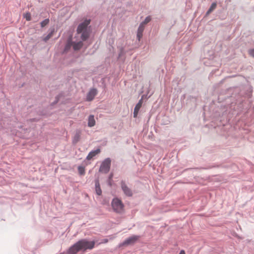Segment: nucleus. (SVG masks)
<instances>
[{"label": "nucleus", "instance_id": "obj_20", "mask_svg": "<svg viewBox=\"0 0 254 254\" xmlns=\"http://www.w3.org/2000/svg\"><path fill=\"white\" fill-rule=\"evenodd\" d=\"M249 54L251 56L254 57V49L250 50L249 51Z\"/></svg>", "mask_w": 254, "mask_h": 254}, {"label": "nucleus", "instance_id": "obj_5", "mask_svg": "<svg viewBox=\"0 0 254 254\" xmlns=\"http://www.w3.org/2000/svg\"><path fill=\"white\" fill-rule=\"evenodd\" d=\"M139 237L138 236H132L126 239L122 244L120 245L121 246H128L134 244L138 239Z\"/></svg>", "mask_w": 254, "mask_h": 254}, {"label": "nucleus", "instance_id": "obj_3", "mask_svg": "<svg viewBox=\"0 0 254 254\" xmlns=\"http://www.w3.org/2000/svg\"><path fill=\"white\" fill-rule=\"evenodd\" d=\"M72 46L74 50H78L83 46V43L81 41H79L77 43H73L71 41V38H70L68 39L65 47V51H67Z\"/></svg>", "mask_w": 254, "mask_h": 254}, {"label": "nucleus", "instance_id": "obj_9", "mask_svg": "<svg viewBox=\"0 0 254 254\" xmlns=\"http://www.w3.org/2000/svg\"><path fill=\"white\" fill-rule=\"evenodd\" d=\"M145 26L142 24H140L137 30V38L139 41L142 37V33L144 30Z\"/></svg>", "mask_w": 254, "mask_h": 254}, {"label": "nucleus", "instance_id": "obj_2", "mask_svg": "<svg viewBox=\"0 0 254 254\" xmlns=\"http://www.w3.org/2000/svg\"><path fill=\"white\" fill-rule=\"evenodd\" d=\"M112 206L113 210L118 213H121L124 210V205L122 201L118 198H115L112 202Z\"/></svg>", "mask_w": 254, "mask_h": 254}, {"label": "nucleus", "instance_id": "obj_10", "mask_svg": "<svg viewBox=\"0 0 254 254\" xmlns=\"http://www.w3.org/2000/svg\"><path fill=\"white\" fill-rule=\"evenodd\" d=\"M100 152V149H97L95 150L91 151L86 157V159L89 160L91 159L93 157L96 156L97 154H99Z\"/></svg>", "mask_w": 254, "mask_h": 254}, {"label": "nucleus", "instance_id": "obj_18", "mask_svg": "<svg viewBox=\"0 0 254 254\" xmlns=\"http://www.w3.org/2000/svg\"><path fill=\"white\" fill-rule=\"evenodd\" d=\"M78 172L79 173L80 175H84V173H85V169H84V168L83 167H82V166H79L78 167Z\"/></svg>", "mask_w": 254, "mask_h": 254}, {"label": "nucleus", "instance_id": "obj_15", "mask_svg": "<svg viewBox=\"0 0 254 254\" xmlns=\"http://www.w3.org/2000/svg\"><path fill=\"white\" fill-rule=\"evenodd\" d=\"M54 32V29H53L50 33L48 34L44 39L43 40L45 42L47 41L50 39L53 35Z\"/></svg>", "mask_w": 254, "mask_h": 254}, {"label": "nucleus", "instance_id": "obj_11", "mask_svg": "<svg viewBox=\"0 0 254 254\" xmlns=\"http://www.w3.org/2000/svg\"><path fill=\"white\" fill-rule=\"evenodd\" d=\"M95 125V121L93 115H90L88 118V126L92 127Z\"/></svg>", "mask_w": 254, "mask_h": 254}, {"label": "nucleus", "instance_id": "obj_13", "mask_svg": "<svg viewBox=\"0 0 254 254\" xmlns=\"http://www.w3.org/2000/svg\"><path fill=\"white\" fill-rule=\"evenodd\" d=\"M95 189L97 194L99 195L102 193V190L100 187V184L98 180H96L95 182Z\"/></svg>", "mask_w": 254, "mask_h": 254}, {"label": "nucleus", "instance_id": "obj_1", "mask_svg": "<svg viewBox=\"0 0 254 254\" xmlns=\"http://www.w3.org/2000/svg\"><path fill=\"white\" fill-rule=\"evenodd\" d=\"M90 22V20H85L80 23L77 27V33L78 34H81V39L83 41H85L89 36L90 33L87 29V26Z\"/></svg>", "mask_w": 254, "mask_h": 254}, {"label": "nucleus", "instance_id": "obj_4", "mask_svg": "<svg viewBox=\"0 0 254 254\" xmlns=\"http://www.w3.org/2000/svg\"><path fill=\"white\" fill-rule=\"evenodd\" d=\"M111 165V160L110 158L106 159L101 164L99 171L102 173H107L109 171Z\"/></svg>", "mask_w": 254, "mask_h": 254}, {"label": "nucleus", "instance_id": "obj_21", "mask_svg": "<svg viewBox=\"0 0 254 254\" xmlns=\"http://www.w3.org/2000/svg\"><path fill=\"white\" fill-rule=\"evenodd\" d=\"M185 254V252L184 250H182L181 251V252H180V254Z\"/></svg>", "mask_w": 254, "mask_h": 254}, {"label": "nucleus", "instance_id": "obj_16", "mask_svg": "<svg viewBox=\"0 0 254 254\" xmlns=\"http://www.w3.org/2000/svg\"><path fill=\"white\" fill-rule=\"evenodd\" d=\"M23 17L27 21H30L31 19V14L29 12H26L24 14Z\"/></svg>", "mask_w": 254, "mask_h": 254}, {"label": "nucleus", "instance_id": "obj_8", "mask_svg": "<svg viewBox=\"0 0 254 254\" xmlns=\"http://www.w3.org/2000/svg\"><path fill=\"white\" fill-rule=\"evenodd\" d=\"M143 103V99L141 98L138 103L136 105L133 111V117L136 118L138 113V112L142 106Z\"/></svg>", "mask_w": 254, "mask_h": 254}, {"label": "nucleus", "instance_id": "obj_6", "mask_svg": "<svg viewBox=\"0 0 254 254\" xmlns=\"http://www.w3.org/2000/svg\"><path fill=\"white\" fill-rule=\"evenodd\" d=\"M121 188L124 193L128 196H131L132 194L131 190L126 185L124 182H121Z\"/></svg>", "mask_w": 254, "mask_h": 254}, {"label": "nucleus", "instance_id": "obj_19", "mask_svg": "<svg viewBox=\"0 0 254 254\" xmlns=\"http://www.w3.org/2000/svg\"><path fill=\"white\" fill-rule=\"evenodd\" d=\"M49 22V19H46L41 22V26L42 27H44L46 26Z\"/></svg>", "mask_w": 254, "mask_h": 254}, {"label": "nucleus", "instance_id": "obj_22", "mask_svg": "<svg viewBox=\"0 0 254 254\" xmlns=\"http://www.w3.org/2000/svg\"><path fill=\"white\" fill-rule=\"evenodd\" d=\"M112 176H113L112 175H110V179H111V178H112Z\"/></svg>", "mask_w": 254, "mask_h": 254}, {"label": "nucleus", "instance_id": "obj_12", "mask_svg": "<svg viewBox=\"0 0 254 254\" xmlns=\"http://www.w3.org/2000/svg\"><path fill=\"white\" fill-rule=\"evenodd\" d=\"M81 133L80 131H77L74 134L72 138V142L74 144L76 143L80 139Z\"/></svg>", "mask_w": 254, "mask_h": 254}, {"label": "nucleus", "instance_id": "obj_14", "mask_svg": "<svg viewBox=\"0 0 254 254\" xmlns=\"http://www.w3.org/2000/svg\"><path fill=\"white\" fill-rule=\"evenodd\" d=\"M216 6H217V4L216 2L212 3L211 6L208 10L206 14H209V13H210L214 9H215L216 8Z\"/></svg>", "mask_w": 254, "mask_h": 254}, {"label": "nucleus", "instance_id": "obj_7", "mask_svg": "<svg viewBox=\"0 0 254 254\" xmlns=\"http://www.w3.org/2000/svg\"><path fill=\"white\" fill-rule=\"evenodd\" d=\"M97 93V91L96 89H91L88 93L86 99L87 101H90L92 100Z\"/></svg>", "mask_w": 254, "mask_h": 254}, {"label": "nucleus", "instance_id": "obj_17", "mask_svg": "<svg viewBox=\"0 0 254 254\" xmlns=\"http://www.w3.org/2000/svg\"><path fill=\"white\" fill-rule=\"evenodd\" d=\"M151 17L150 16H148L146 17L144 21L141 23V24H143V25H145L147 23L151 21Z\"/></svg>", "mask_w": 254, "mask_h": 254}]
</instances>
